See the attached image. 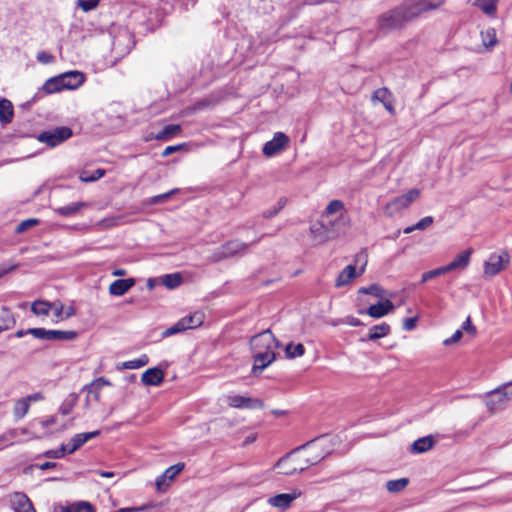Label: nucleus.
Returning a JSON list of instances; mask_svg holds the SVG:
<instances>
[{
	"label": "nucleus",
	"mask_w": 512,
	"mask_h": 512,
	"mask_svg": "<svg viewBox=\"0 0 512 512\" xmlns=\"http://www.w3.org/2000/svg\"><path fill=\"white\" fill-rule=\"evenodd\" d=\"M472 253H473L472 249H467V250L461 252L460 254H458L453 259V261H451L449 264L445 265L448 272H451L453 270L465 269L470 263Z\"/></svg>",
	"instance_id": "4be33fe9"
},
{
	"label": "nucleus",
	"mask_w": 512,
	"mask_h": 512,
	"mask_svg": "<svg viewBox=\"0 0 512 512\" xmlns=\"http://www.w3.org/2000/svg\"><path fill=\"white\" fill-rule=\"evenodd\" d=\"M417 317L405 318L403 320V329L406 331H412L416 328Z\"/></svg>",
	"instance_id": "0e129e2a"
},
{
	"label": "nucleus",
	"mask_w": 512,
	"mask_h": 512,
	"mask_svg": "<svg viewBox=\"0 0 512 512\" xmlns=\"http://www.w3.org/2000/svg\"><path fill=\"white\" fill-rule=\"evenodd\" d=\"M289 137L283 132H276L270 141H267L262 149L266 157H273L284 150L289 144Z\"/></svg>",
	"instance_id": "ddd939ff"
},
{
	"label": "nucleus",
	"mask_w": 512,
	"mask_h": 512,
	"mask_svg": "<svg viewBox=\"0 0 512 512\" xmlns=\"http://www.w3.org/2000/svg\"><path fill=\"white\" fill-rule=\"evenodd\" d=\"M511 383L504 384L486 396V405L492 412L498 410L503 404H505L512 396V390H509Z\"/></svg>",
	"instance_id": "9d476101"
},
{
	"label": "nucleus",
	"mask_w": 512,
	"mask_h": 512,
	"mask_svg": "<svg viewBox=\"0 0 512 512\" xmlns=\"http://www.w3.org/2000/svg\"><path fill=\"white\" fill-rule=\"evenodd\" d=\"M72 136L69 127L61 126L51 130L43 131L38 135V140L49 147H56Z\"/></svg>",
	"instance_id": "6e6552de"
},
{
	"label": "nucleus",
	"mask_w": 512,
	"mask_h": 512,
	"mask_svg": "<svg viewBox=\"0 0 512 512\" xmlns=\"http://www.w3.org/2000/svg\"><path fill=\"white\" fill-rule=\"evenodd\" d=\"M411 20L413 18L410 11L406 3L403 2L401 5L379 15L377 25L381 31L390 32L401 29Z\"/></svg>",
	"instance_id": "f03ea898"
},
{
	"label": "nucleus",
	"mask_w": 512,
	"mask_h": 512,
	"mask_svg": "<svg viewBox=\"0 0 512 512\" xmlns=\"http://www.w3.org/2000/svg\"><path fill=\"white\" fill-rule=\"evenodd\" d=\"M305 353V347L303 344L289 343L285 347V355L288 359H294L303 356Z\"/></svg>",
	"instance_id": "4c0bfd02"
},
{
	"label": "nucleus",
	"mask_w": 512,
	"mask_h": 512,
	"mask_svg": "<svg viewBox=\"0 0 512 512\" xmlns=\"http://www.w3.org/2000/svg\"><path fill=\"white\" fill-rule=\"evenodd\" d=\"M204 319L205 315L202 311H195L182 317L180 320L183 323L185 330H188L200 327L203 324Z\"/></svg>",
	"instance_id": "bb28decb"
},
{
	"label": "nucleus",
	"mask_w": 512,
	"mask_h": 512,
	"mask_svg": "<svg viewBox=\"0 0 512 512\" xmlns=\"http://www.w3.org/2000/svg\"><path fill=\"white\" fill-rule=\"evenodd\" d=\"M355 266L358 267V275H362L365 272L368 259L367 254L365 252H360L355 256Z\"/></svg>",
	"instance_id": "8fccbe9b"
},
{
	"label": "nucleus",
	"mask_w": 512,
	"mask_h": 512,
	"mask_svg": "<svg viewBox=\"0 0 512 512\" xmlns=\"http://www.w3.org/2000/svg\"><path fill=\"white\" fill-rule=\"evenodd\" d=\"M50 306H51V310L53 311L55 317L58 319V320H63L64 319V306L61 302H53V303H50Z\"/></svg>",
	"instance_id": "6e6d98bb"
},
{
	"label": "nucleus",
	"mask_w": 512,
	"mask_h": 512,
	"mask_svg": "<svg viewBox=\"0 0 512 512\" xmlns=\"http://www.w3.org/2000/svg\"><path fill=\"white\" fill-rule=\"evenodd\" d=\"M412 18L418 17L423 12L434 10L443 4L442 0H407L405 1Z\"/></svg>",
	"instance_id": "2eb2a0df"
},
{
	"label": "nucleus",
	"mask_w": 512,
	"mask_h": 512,
	"mask_svg": "<svg viewBox=\"0 0 512 512\" xmlns=\"http://www.w3.org/2000/svg\"><path fill=\"white\" fill-rule=\"evenodd\" d=\"M325 442L324 438H319L298 448V452L305 456V462L308 463L309 467L318 464L330 454L331 451L325 445Z\"/></svg>",
	"instance_id": "20e7f679"
},
{
	"label": "nucleus",
	"mask_w": 512,
	"mask_h": 512,
	"mask_svg": "<svg viewBox=\"0 0 512 512\" xmlns=\"http://www.w3.org/2000/svg\"><path fill=\"white\" fill-rule=\"evenodd\" d=\"M37 60L42 63V64H49L53 61L54 57L46 52V51H41L37 54L36 56Z\"/></svg>",
	"instance_id": "e2e57ef3"
},
{
	"label": "nucleus",
	"mask_w": 512,
	"mask_h": 512,
	"mask_svg": "<svg viewBox=\"0 0 512 512\" xmlns=\"http://www.w3.org/2000/svg\"><path fill=\"white\" fill-rule=\"evenodd\" d=\"M105 174V171L102 170V169H97L93 172L92 175L90 176H84V175H81L80 176V179L83 181V182H91V181H95V180H98L100 178H102Z\"/></svg>",
	"instance_id": "13d9d810"
},
{
	"label": "nucleus",
	"mask_w": 512,
	"mask_h": 512,
	"mask_svg": "<svg viewBox=\"0 0 512 512\" xmlns=\"http://www.w3.org/2000/svg\"><path fill=\"white\" fill-rule=\"evenodd\" d=\"M31 335L37 339L51 340V341H73L77 338L78 334L73 330H46L38 328L31 330Z\"/></svg>",
	"instance_id": "9b49d317"
},
{
	"label": "nucleus",
	"mask_w": 512,
	"mask_h": 512,
	"mask_svg": "<svg viewBox=\"0 0 512 512\" xmlns=\"http://www.w3.org/2000/svg\"><path fill=\"white\" fill-rule=\"evenodd\" d=\"M54 512H94V509L88 502H77L68 506H56Z\"/></svg>",
	"instance_id": "c85d7f7f"
},
{
	"label": "nucleus",
	"mask_w": 512,
	"mask_h": 512,
	"mask_svg": "<svg viewBox=\"0 0 512 512\" xmlns=\"http://www.w3.org/2000/svg\"><path fill=\"white\" fill-rule=\"evenodd\" d=\"M510 263V256L503 251L499 254L492 253L484 262V276L492 278L504 270Z\"/></svg>",
	"instance_id": "0eeeda50"
},
{
	"label": "nucleus",
	"mask_w": 512,
	"mask_h": 512,
	"mask_svg": "<svg viewBox=\"0 0 512 512\" xmlns=\"http://www.w3.org/2000/svg\"><path fill=\"white\" fill-rule=\"evenodd\" d=\"M305 460V456H303L301 452H298L297 448L293 452L281 458L276 463V467L279 469V473L283 475H293L295 473L302 472L309 467Z\"/></svg>",
	"instance_id": "39448f33"
},
{
	"label": "nucleus",
	"mask_w": 512,
	"mask_h": 512,
	"mask_svg": "<svg viewBox=\"0 0 512 512\" xmlns=\"http://www.w3.org/2000/svg\"><path fill=\"white\" fill-rule=\"evenodd\" d=\"M134 45L133 35L126 28L120 29L113 37L112 49L118 55H125Z\"/></svg>",
	"instance_id": "f8f14e48"
},
{
	"label": "nucleus",
	"mask_w": 512,
	"mask_h": 512,
	"mask_svg": "<svg viewBox=\"0 0 512 512\" xmlns=\"http://www.w3.org/2000/svg\"><path fill=\"white\" fill-rule=\"evenodd\" d=\"M389 333L390 326L387 323H382L370 328L367 339L374 341L387 336Z\"/></svg>",
	"instance_id": "72a5a7b5"
},
{
	"label": "nucleus",
	"mask_w": 512,
	"mask_h": 512,
	"mask_svg": "<svg viewBox=\"0 0 512 512\" xmlns=\"http://www.w3.org/2000/svg\"><path fill=\"white\" fill-rule=\"evenodd\" d=\"M408 479L407 478H400L396 480H390L386 483V488L391 493H397L406 488L408 485Z\"/></svg>",
	"instance_id": "a18cd8bd"
},
{
	"label": "nucleus",
	"mask_w": 512,
	"mask_h": 512,
	"mask_svg": "<svg viewBox=\"0 0 512 512\" xmlns=\"http://www.w3.org/2000/svg\"><path fill=\"white\" fill-rule=\"evenodd\" d=\"M481 37L485 47H494L498 42L496 31L493 28H488L481 32Z\"/></svg>",
	"instance_id": "37998d69"
},
{
	"label": "nucleus",
	"mask_w": 512,
	"mask_h": 512,
	"mask_svg": "<svg viewBox=\"0 0 512 512\" xmlns=\"http://www.w3.org/2000/svg\"><path fill=\"white\" fill-rule=\"evenodd\" d=\"M184 331H186V330L183 326V323L181 322V320H178L176 323H174L173 325H171L170 327L165 329L161 333V336H162V338H167V337L173 336L175 334H178V333H181Z\"/></svg>",
	"instance_id": "de8ad7c7"
},
{
	"label": "nucleus",
	"mask_w": 512,
	"mask_h": 512,
	"mask_svg": "<svg viewBox=\"0 0 512 512\" xmlns=\"http://www.w3.org/2000/svg\"><path fill=\"white\" fill-rule=\"evenodd\" d=\"M71 399L69 401L64 402L59 411L63 415H68L72 411L73 407L75 406L77 402V396L75 394L70 395Z\"/></svg>",
	"instance_id": "603ef678"
},
{
	"label": "nucleus",
	"mask_w": 512,
	"mask_h": 512,
	"mask_svg": "<svg viewBox=\"0 0 512 512\" xmlns=\"http://www.w3.org/2000/svg\"><path fill=\"white\" fill-rule=\"evenodd\" d=\"M155 484L159 491L164 492L169 487L170 481L167 480L166 478H163V475H160L159 477L156 478Z\"/></svg>",
	"instance_id": "680f3d73"
},
{
	"label": "nucleus",
	"mask_w": 512,
	"mask_h": 512,
	"mask_svg": "<svg viewBox=\"0 0 512 512\" xmlns=\"http://www.w3.org/2000/svg\"><path fill=\"white\" fill-rule=\"evenodd\" d=\"M99 0H80L79 6L83 11L93 10L98 6Z\"/></svg>",
	"instance_id": "bf43d9fd"
},
{
	"label": "nucleus",
	"mask_w": 512,
	"mask_h": 512,
	"mask_svg": "<svg viewBox=\"0 0 512 512\" xmlns=\"http://www.w3.org/2000/svg\"><path fill=\"white\" fill-rule=\"evenodd\" d=\"M462 330L474 335L476 333V328L471 322L470 316L462 324Z\"/></svg>",
	"instance_id": "774afa93"
},
{
	"label": "nucleus",
	"mask_w": 512,
	"mask_h": 512,
	"mask_svg": "<svg viewBox=\"0 0 512 512\" xmlns=\"http://www.w3.org/2000/svg\"><path fill=\"white\" fill-rule=\"evenodd\" d=\"M434 219L432 216H426L419 220L415 225L414 228L417 230H424L427 227H429L433 223Z\"/></svg>",
	"instance_id": "052dcab7"
},
{
	"label": "nucleus",
	"mask_w": 512,
	"mask_h": 512,
	"mask_svg": "<svg viewBox=\"0 0 512 512\" xmlns=\"http://www.w3.org/2000/svg\"><path fill=\"white\" fill-rule=\"evenodd\" d=\"M182 283V276L179 273L166 274L162 278V284L168 289H175Z\"/></svg>",
	"instance_id": "ea45409f"
},
{
	"label": "nucleus",
	"mask_w": 512,
	"mask_h": 512,
	"mask_svg": "<svg viewBox=\"0 0 512 512\" xmlns=\"http://www.w3.org/2000/svg\"><path fill=\"white\" fill-rule=\"evenodd\" d=\"M62 80L65 84V89L74 90L80 87L84 81V75L78 71H70L61 74Z\"/></svg>",
	"instance_id": "393cba45"
},
{
	"label": "nucleus",
	"mask_w": 512,
	"mask_h": 512,
	"mask_svg": "<svg viewBox=\"0 0 512 512\" xmlns=\"http://www.w3.org/2000/svg\"><path fill=\"white\" fill-rule=\"evenodd\" d=\"M100 434L99 430H95L92 432H86V433H78L75 434L69 441L68 444H66V451L68 454L74 453L76 450H78L82 445H84L89 440L97 437Z\"/></svg>",
	"instance_id": "6ab92c4d"
},
{
	"label": "nucleus",
	"mask_w": 512,
	"mask_h": 512,
	"mask_svg": "<svg viewBox=\"0 0 512 512\" xmlns=\"http://www.w3.org/2000/svg\"><path fill=\"white\" fill-rule=\"evenodd\" d=\"M44 400V395L41 392L30 394L26 397L18 399L13 407V415L16 420H20L26 416L29 411L30 404Z\"/></svg>",
	"instance_id": "4468645a"
},
{
	"label": "nucleus",
	"mask_w": 512,
	"mask_h": 512,
	"mask_svg": "<svg viewBox=\"0 0 512 512\" xmlns=\"http://www.w3.org/2000/svg\"><path fill=\"white\" fill-rule=\"evenodd\" d=\"M400 211H402V209L398 205L396 199H393L391 202L387 203V205L385 206V212L390 217L394 216L395 214L399 213Z\"/></svg>",
	"instance_id": "5fc2aeb1"
},
{
	"label": "nucleus",
	"mask_w": 512,
	"mask_h": 512,
	"mask_svg": "<svg viewBox=\"0 0 512 512\" xmlns=\"http://www.w3.org/2000/svg\"><path fill=\"white\" fill-rule=\"evenodd\" d=\"M373 99H376L379 102H381L384 105L385 109L390 114H394L395 110H394V106H393L392 93L387 88L377 89L373 93Z\"/></svg>",
	"instance_id": "a878e982"
},
{
	"label": "nucleus",
	"mask_w": 512,
	"mask_h": 512,
	"mask_svg": "<svg viewBox=\"0 0 512 512\" xmlns=\"http://www.w3.org/2000/svg\"><path fill=\"white\" fill-rule=\"evenodd\" d=\"M184 469L183 463H177L175 465L170 466L165 470V472L162 474L163 478H166L170 482L174 480V478Z\"/></svg>",
	"instance_id": "09e8293b"
},
{
	"label": "nucleus",
	"mask_w": 512,
	"mask_h": 512,
	"mask_svg": "<svg viewBox=\"0 0 512 512\" xmlns=\"http://www.w3.org/2000/svg\"><path fill=\"white\" fill-rule=\"evenodd\" d=\"M419 196H420L419 189H411L407 193H405L399 197H396L395 199H396L398 205L400 206V208L403 210V209L409 207V205L412 202H414Z\"/></svg>",
	"instance_id": "f704fd0d"
},
{
	"label": "nucleus",
	"mask_w": 512,
	"mask_h": 512,
	"mask_svg": "<svg viewBox=\"0 0 512 512\" xmlns=\"http://www.w3.org/2000/svg\"><path fill=\"white\" fill-rule=\"evenodd\" d=\"M358 271L355 265H347L337 276L335 287L340 288L351 283L353 279L358 277Z\"/></svg>",
	"instance_id": "b1692460"
},
{
	"label": "nucleus",
	"mask_w": 512,
	"mask_h": 512,
	"mask_svg": "<svg viewBox=\"0 0 512 512\" xmlns=\"http://www.w3.org/2000/svg\"><path fill=\"white\" fill-rule=\"evenodd\" d=\"M330 225L333 232L337 235L342 227L346 225V209L341 200H332L326 206L324 212L321 214Z\"/></svg>",
	"instance_id": "7ed1b4c3"
},
{
	"label": "nucleus",
	"mask_w": 512,
	"mask_h": 512,
	"mask_svg": "<svg viewBox=\"0 0 512 512\" xmlns=\"http://www.w3.org/2000/svg\"><path fill=\"white\" fill-rule=\"evenodd\" d=\"M149 362V358L146 354L141 355L137 359L129 360L122 363L123 369H138L145 365H147Z\"/></svg>",
	"instance_id": "c03bdc74"
},
{
	"label": "nucleus",
	"mask_w": 512,
	"mask_h": 512,
	"mask_svg": "<svg viewBox=\"0 0 512 512\" xmlns=\"http://www.w3.org/2000/svg\"><path fill=\"white\" fill-rule=\"evenodd\" d=\"M14 109L12 102L6 98L0 99V123L8 124L12 121Z\"/></svg>",
	"instance_id": "cd10ccee"
},
{
	"label": "nucleus",
	"mask_w": 512,
	"mask_h": 512,
	"mask_svg": "<svg viewBox=\"0 0 512 512\" xmlns=\"http://www.w3.org/2000/svg\"><path fill=\"white\" fill-rule=\"evenodd\" d=\"M31 311L38 316H47L51 311L49 302L37 300L32 303Z\"/></svg>",
	"instance_id": "79ce46f5"
},
{
	"label": "nucleus",
	"mask_w": 512,
	"mask_h": 512,
	"mask_svg": "<svg viewBox=\"0 0 512 512\" xmlns=\"http://www.w3.org/2000/svg\"><path fill=\"white\" fill-rule=\"evenodd\" d=\"M248 247L249 244L238 240L228 241L212 253L210 260L212 262H220L236 255H242L246 252Z\"/></svg>",
	"instance_id": "423d86ee"
},
{
	"label": "nucleus",
	"mask_w": 512,
	"mask_h": 512,
	"mask_svg": "<svg viewBox=\"0 0 512 512\" xmlns=\"http://www.w3.org/2000/svg\"><path fill=\"white\" fill-rule=\"evenodd\" d=\"M164 380V372L157 367L147 369L141 377V381L146 386H158Z\"/></svg>",
	"instance_id": "412c9836"
},
{
	"label": "nucleus",
	"mask_w": 512,
	"mask_h": 512,
	"mask_svg": "<svg viewBox=\"0 0 512 512\" xmlns=\"http://www.w3.org/2000/svg\"><path fill=\"white\" fill-rule=\"evenodd\" d=\"M279 341L268 329L250 339V348L253 354L252 374L259 375L265 368L276 360L275 350L279 347Z\"/></svg>",
	"instance_id": "f257e3e1"
},
{
	"label": "nucleus",
	"mask_w": 512,
	"mask_h": 512,
	"mask_svg": "<svg viewBox=\"0 0 512 512\" xmlns=\"http://www.w3.org/2000/svg\"><path fill=\"white\" fill-rule=\"evenodd\" d=\"M499 0H474L473 5L478 7L489 17H495Z\"/></svg>",
	"instance_id": "c756f323"
},
{
	"label": "nucleus",
	"mask_w": 512,
	"mask_h": 512,
	"mask_svg": "<svg viewBox=\"0 0 512 512\" xmlns=\"http://www.w3.org/2000/svg\"><path fill=\"white\" fill-rule=\"evenodd\" d=\"M181 126L179 124L166 125L160 132L155 136L156 140H169L174 135L181 132Z\"/></svg>",
	"instance_id": "e433bc0d"
},
{
	"label": "nucleus",
	"mask_w": 512,
	"mask_h": 512,
	"mask_svg": "<svg viewBox=\"0 0 512 512\" xmlns=\"http://www.w3.org/2000/svg\"><path fill=\"white\" fill-rule=\"evenodd\" d=\"M393 310L394 304L390 300L386 299L383 302L371 305L367 310V314L372 318L377 319L389 314Z\"/></svg>",
	"instance_id": "5701e85b"
},
{
	"label": "nucleus",
	"mask_w": 512,
	"mask_h": 512,
	"mask_svg": "<svg viewBox=\"0 0 512 512\" xmlns=\"http://www.w3.org/2000/svg\"><path fill=\"white\" fill-rule=\"evenodd\" d=\"M38 223H39V220L36 218L26 219L17 225L16 232L23 233V232L27 231L28 229H30L31 227L36 226Z\"/></svg>",
	"instance_id": "3c124183"
},
{
	"label": "nucleus",
	"mask_w": 512,
	"mask_h": 512,
	"mask_svg": "<svg viewBox=\"0 0 512 512\" xmlns=\"http://www.w3.org/2000/svg\"><path fill=\"white\" fill-rule=\"evenodd\" d=\"M65 454H68L66 451V446L62 444L58 449L46 451L44 456L47 458L59 459L62 458Z\"/></svg>",
	"instance_id": "864d4df0"
},
{
	"label": "nucleus",
	"mask_w": 512,
	"mask_h": 512,
	"mask_svg": "<svg viewBox=\"0 0 512 512\" xmlns=\"http://www.w3.org/2000/svg\"><path fill=\"white\" fill-rule=\"evenodd\" d=\"M285 203V200H280L277 207L264 211L262 213L263 217L267 219L274 217L284 207Z\"/></svg>",
	"instance_id": "4d7b16f0"
},
{
	"label": "nucleus",
	"mask_w": 512,
	"mask_h": 512,
	"mask_svg": "<svg viewBox=\"0 0 512 512\" xmlns=\"http://www.w3.org/2000/svg\"><path fill=\"white\" fill-rule=\"evenodd\" d=\"M111 382L104 377H100L92 381L89 385L85 386L84 389L89 393H93L95 395V399L98 400L100 397V391L103 386H110Z\"/></svg>",
	"instance_id": "c9c22d12"
},
{
	"label": "nucleus",
	"mask_w": 512,
	"mask_h": 512,
	"mask_svg": "<svg viewBox=\"0 0 512 512\" xmlns=\"http://www.w3.org/2000/svg\"><path fill=\"white\" fill-rule=\"evenodd\" d=\"M85 206L86 203L84 202H73L66 206L56 208L55 212L61 216L69 217L77 214L80 211V209Z\"/></svg>",
	"instance_id": "473e14b6"
},
{
	"label": "nucleus",
	"mask_w": 512,
	"mask_h": 512,
	"mask_svg": "<svg viewBox=\"0 0 512 512\" xmlns=\"http://www.w3.org/2000/svg\"><path fill=\"white\" fill-rule=\"evenodd\" d=\"M358 293L373 295L380 299H383L386 296V291L378 284H372L369 287H361L358 290Z\"/></svg>",
	"instance_id": "a19ab883"
},
{
	"label": "nucleus",
	"mask_w": 512,
	"mask_h": 512,
	"mask_svg": "<svg viewBox=\"0 0 512 512\" xmlns=\"http://www.w3.org/2000/svg\"><path fill=\"white\" fill-rule=\"evenodd\" d=\"M301 495V492L298 490H293L291 493H282L277 494L273 497H270L268 499V503L276 508H280L282 510L287 509L290 507L291 503L299 498Z\"/></svg>",
	"instance_id": "a211bd4d"
},
{
	"label": "nucleus",
	"mask_w": 512,
	"mask_h": 512,
	"mask_svg": "<svg viewBox=\"0 0 512 512\" xmlns=\"http://www.w3.org/2000/svg\"><path fill=\"white\" fill-rule=\"evenodd\" d=\"M446 273H448V270H447L446 266L438 267L436 269L427 271V272L422 274L421 283H425L428 280H431V279H433L435 277L441 276V275L446 274Z\"/></svg>",
	"instance_id": "49530a36"
},
{
	"label": "nucleus",
	"mask_w": 512,
	"mask_h": 512,
	"mask_svg": "<svg viewBox=\"0 0 512 512\" xmlns=\"http://www.w3.org/2000/svg\"><path fill=\"white\" fill-rule=\"evenodd\" d=\"M462 330H457L453 333V335L450 338H447L443 341V344L445 346H449L452 344L457 343L462 338Z\"/></svg>",
	"instance_id": "69168bd1"
},
{
	"label": "nucleus",
	"mask_w": 512,
	"mask_h": 512,
	"mask_svg": "<svg viewBox=\"0 0 512 512\" xmlns=\"http://www.w3.org/2000/svg\"><path fill=\"white\" fill-rule=\"evenodd\" d=\"M184 146H185V144H178V145H173V146H167L163 150L162 156L163 157H168L172 153H175V152H178V151L182 150L184 148Z\"/></svg>",
	"instance_id": "338daca9"
},
{
	"label": "nucleus",
	"mask_w": 512,
	"mask_h": 512,
	"mask_svg": "<svg viewBox=\"0 0 512 512\" xmlns=\"http://www.w3.org/2000/svg\"><path fill=\"white\" fill-rule=\"evenodd\" d=\"M65 89V84L61 75L48 79L44 85L43 90L47 94H52Z\"/></svg>",
	"instance_id": "2f4dec72"
},
{
	"label": "nucleus",
	"mask_w": 512,
	"mask_h": 512,
	"mask_svg": "<svg viewBox=\"0 0 512 512\" xmlns=\"http://www.w3.org/2000/svg\"><path fill=\"white\" fill-rule=\"evenodd\" d=\"M135 283L134 278L115 280L109 285V293L113 296H122L127 293Z\"/></svg>",
	"instance_id": "aec40b11"
},
{
	"label": "nucleus",
	"mask_w": 512,
	"mask_h": 512,
	"mask_svg": "<svg viewBox=\"0 0 512 512\" xmlns=\"http://www.w3.org/2000/svg\"><path fill=\"white\" fill-rule=\"evenodd\" d=\"M310 233L315 244L320 245L336 238L338 235L331 229L330 223L320 216L319 220L310 226Z\"/></svg>",
	"instance_id": "1a4fd4ad"
},
{
	"label": "nucleus",
	"mask_w": 512,
	"mask_h": 512,
	"mask_svg": "<svg viewBox=\"0 0 512 512\" xmlns=\"http://www.w3.org/2000/svg\"><path fill=\"white\" fill-rule=\"evenodd\" d=\"M10 504L15 512H36L28 496L22 492L13 493Z\"/></svg>",
	"instance_id": "f3484780"
},
{
	"label": "nucleus",
	"mask_w": 512,
	"mask_h": 512,
	"mask_svg": "<svg viewBox=\"0 0 512 512\" xmlns=\"http://www.w3.org/2000/svg\"><path fill=\"white\" fill-rule=\"evenodd\" d=\"M15 324L13 315L8 309H2L0 311V333L4 330H8Z\"/></svg>",
	"instance_id": "58836bf2"
},
{
	"label": "nucleus",
	"mask_w": 512,
	"mask_h": 512,
	"mask_svg": "<svg viewBox=\"0 0 512 512\" xmlns=\"http://www.w3.org/2000/svg\"><path fill=\"white\" fill-rule=\"evenodd\" d=\"M227 404L233 408H247V409H256L262 408L263 403L260 399L246 397L242 395H227L226 396Z\"/></svg>",
	"instance_id": "dca6fc26"
},
{
	"label": "nucleus",
	"mask_w": 512,
	"mask_h": 512,
	"mask_svg": "<svg viewBox=\"0 0 512 512\" xmlns=\"http://www.w3.org/2000/svg\"><path fill=\"white\" fill-rule=\"evenodd\" d=\"M435 444V441L432 436H425L417 439L411 445V451L413 453H424L430 450Z\"/></svg>",
	"instance_id": "7c9ffc66"
}]
</instances>
